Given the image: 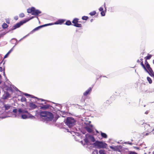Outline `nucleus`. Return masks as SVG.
Listing matches in <instances>:
<instances>
[{
	"label": "nucleus",
	"mask_w": 154,
	"mask_h": 154,
	"mask_svg": "<svg viewBox=\"0 0 154 154\" xmlns=\"http://www.w3.org/2000/svg\"><path fill=\"white\" fill-rule=\"evenodd\" d=\"M64 122L66 124L70 129V131L67 129V131L74 132L73 131L74 130L73 127L75 123V121L74 119L72 117H68Z\"/></svg>",
	"instance_id": "f03ea898"
},
{
	"label": "nucleus",
	"mask_w": 154,
	"mask_h": 154,
	"mask_svg": "<svg viewBox=\"0 0 154 154\" xmlns=\"http://www.w3.org/2000/svg\"><path fill=\"white\" fill-rule=\"evenodd\" d=\"M24 16V14L23 13H21L19 14V17H23Z\"/></svg>",
	"instance_id": "72a5a7b5"
},
{
	"label": "nucleus",
	"mask_w": 154,
	"mask_h": 154,
	"mask_svg": "<svg viewBox=\"0 0 154 154\" xmlns=\"http://www.w3.org/2000/svg\"><path fill=\"white\" fill-rule=\"evenodd\" d=\"M93 128V126L92 125H90L86 127L85 129L88 132H91L92 131Z\"/></svg>",
	"instance_id": "2eb2a0df"
},
{
	"label": "nucleus",
	"mask_w": 154,
	"mask_h": 154,
	"mask_svg": "<svg viewBox=\"0 0 154 154\" xmlns=\"http://www.w3.org/2000/svg\"><path fill=\"white\" fill-rule=\"evenodd\" d=\"M94 144L96 147L98 149L106 148L107 145V144L105 142L99 141H96Z\"/></svg>",
	"instance_id": "7ed1b4c3"
},
{
	"label": "nucleus",
	"mask_w": 154,
	"mask_h": 154,
	"mask_svg": "<svg viewBox=\"0 0 154 154\" xmlns=\"http://www.w3.org/2000/svg\"><path fill=\"white\" fill-rule=\"evenodd\" d=\"M47 112H48L45 111H41L40 112L39 114L40 116L42 118H43L44 119H45V118L46 116V114H47Z\"/></svg>",
	"instance_id": "4468645a"
},
{
	"label": "nucleus",
	"mask_w": 154,
	"mask_h": 154,
	"mask_svg": "<svg viewBox=\"0 0 154 154\" xmlns=\"http://www.w3.org/2000/svg\"><path fill=\"white\" fill-rule=\"evenodd\" d=\"M40 109H42L45 110L48 109L51 111L53 110L54 108L48 104H45L40 106Z\"/></svg>",
	"instance_id": "39448f33"
},
{
	"label": "nucleus",
	"mask_w": 154,
	"mask_h": 154,
	"mask_svg": "<svg viewBox=\"0 0 154 154\" xmlns=\"http://www.w3.org/2000/svg\"><path fill=\"white\" fill-rule=\"evenodd\" d=\"M129 154H137L134 152L132 151V152H129Z\"/></svg>",
	"instance_id": "e433bc0d"
},
{
	"label": "nucleus",
	"mask_w": 154,
	"mask_h": 154,
	"mask_svg": "<svg viewBox=\"0 0 154 154\" xmlns=\"http://www.w3.org/2000/svg\"><path fill=\"white\" fill-rule=\"evenodd\" d=\"M19 114H21V118L23 119H34L35 117L29 113L27 111L21 109L18 110Z\"/></svg>",
	"instance_id": "f257e3e1"
},
{
	"label": "nucleus",
	"mask_w": 154,
	"mask_h": 154,
	"mask_svg": "<svg viewBox=\"0 0 154 154\" xmlns=\"http://www.w3.org/2000/svg\"><path fill=\"white\" fill-rule=\"evenodd\" d=\"M100 14H101V16H104L105 15V12L104 11H102V12H101Z\"/></svg>",
	"instance_id": "c9c22d12"
},
{
	"label": "nucleus",
	"mask_w": 154,
	"mask_h": 154,
	"mask_svg": "<svg viewBox=\"0 0 154 154\" xmlns=\"http://www.w3.org/2000/svg\"><path fill=\"white\" fill-rule=\"evenodd\" d=\"M73 26L79 28L81 27L82 26V25L81 24L78 23L75 24H73Z\"/></svg>",
	"instance_id": "a878e982"
},
{
	"label": "nucleus",
	"mask_w": 154,
	"mask_h": 154,
	"mask_svg": "<svg viewBox=\"0 0 154 154\" xmlns=\"http://www.w3.org/2000/svg\"><path fill=\"white\" fill-rule=\"evenodd\" d=\"M4 107L5 108V110H8L11 109L12 108V106H10L8 104H5L4 105Z\"/></svg>",
	"instance_id": "dca6fc26"
},
{
	"label": "nucleus",
	"mask_w": 154,
	"mask_h": 154,
	"mask_svg": "<svg viewBox=\"0 0 154 154\" xmlns=\"http://www.w3.org/2000/svg\"><path fill=\"white\" fill-rule=\"evenodd\" d=\"M141 65L144 68L145 70V71H147V69L146 68L145 66H144V64H143V63L142 62H141Z\"/></svg>",
	"instance_id": "473e14b6"
},
{
	"label": "nucleus",
	"mask_w": 154,
	"mask_h": 154,
	"mask_svg": "<svg viewBox=\"0 0 154 154\" xmlns=\"http://www.w3.org/2000/svg\"><path fill=\"white\" fill-rule=\"evenodd\" d=\"M140 62H141V61H142V60L143 59L142 58H140Z\"/></svg>",
	"instance_id": "603ef678"
},
{
	"label": "nucleus",
	"mask_w": 154,
	"mask_h": 154,
	"mask_svg": "<svg viewBox=\"0 0 154 154\" xmlns=\"http://www.w3.org/2000/svg\"><path fill=\"white\" fill-rule=\"evenodd\" d=\"M147 79L149 83L151 84L152 83V80L149 77H147Z\"/></svg>",
	"instance_id": "7c9ffc66"
},
{
	"label": "nucleus",
	"mask_w": 154,
	"mask_h": 154,
	"mask_svg": "<svg viewBox=\"0 0 154 154\" xmlns=\"http://www.w3.org/2000/svg\"><path fill=\"white\" fill-rule=\"evenodd\" d=\"M144 127L145 128V130L146 131L148 132H151L152 128L150 125L145 123L144 124Z\"/></svg>",
	"instance_id": "9d476101"
},
{
	"label": "nucleus",
	"mask_w": 154,
	"mask_h": 154,
	"mask_svg": "<svg viewBox=\"0 0 154 154\" xmlns=\"http://www.w3.org/2000/svg\"><path fill=\"white\" fill-rule=\"evenodd\" d=\"M40 100H41V101H43V100L42 99H40Z\"/></svg>",
	"instance_id": "13d9d810"
},
{
	"label": "nucleus",
	"mask_w": 154,
	"mask_h": 154,
	"mask_svg": "<svg viewBox=\"0 0 154 154\" xmlns=\"http://www.w3.org/2000/svg\"><path fill=\"white\" fill-rule=\"evenodd\" d=\"M151 55H149V56H147L146 57V60H149L151 57Z\"/></svg>",
	"instance_id": "4c0bfd02"
},
{
	"label": "nucleus",
	"mask_w": 154,
	"mask_h": 154,
	"mask_svg": "<svg viewBox=\"0 0 154 154\" xmlns=\"http://www.w3.org/2000/svg\"><path fill=\"white\" fill-rule=\"evenodd\" d=\"M128 143L129 145H132V143H131L128 142Z\"/></svg>",
	"instance_id": "49530a36"
},
{
	"label": "nucleus",
	"mask_w": 154,
	"mask_h": 154,
	"mask_svg": "<svg viewBox=\"0 0 154 154\" xmlns=\"http://www.w3.org/2000/svg\"><path fill=\"white\" fill-rule=\"evenodd\" d=\"M154 131V128L152 129V131H151V132Z\"/></svg>",
	"instance_id": "864d4df0"
},
{
	"label": "nucleus",
	"mask_w": 154,
	"mask_h": 154,
	"mask_svg": "<svg viewBox=\"0 0 154 154\" xmlns=\"http://www.w3.org/2000/svg\"><path fill=\"white\" fill-rule=\"evenodd\" d=\"M2 67H0V71L2 72Z\"/></svg>",
	"instance_id": "09e8293b"
},
{
	"label": "nucleus",
	"mask_w": 154,
	"mask_h": 154,
	"mask_svg": "<svg viewBox=\"0 0 154 154\" xmlns=\"http://www.w3.org/2000/svg\"><path fill=\"white\" fill-rule=\"evenodd\" d=\"M91 135L88 134H86L85 136V138L84 139L85 143L83 144V142L82 141H81L80 142H81L82 144L84 145H85V144L88 145L90 143V140L91 137Z\"/></svg>",
	"instance_id": "20e7f679"
},
{
	"label": "nucleus",
	"mask_w": 154,
	"mask_h": 154,
	"mask_svg": "<svg viewBox=\"0 0 154 154\" xmlns=\"http://www.w3.org/2000/svg\"><path fill=\"white\" fill-rule=\"evenodd\" d=\"M65 24L69 26L71 25V23L69 20H68L66 22Z\"/></svg>",
	"instance_id": "cd10ccee"
},
{
	"label": "nucleus",
	"mask_w": 154,
	"mask_h": 154,
	"mask_svg": "<svg viewBox=\"0 0 154 154\" xmlns=\"http://www.w3.org/2000/svg\"><path fill=\"white\" fill-rule=\"evenodd\" d=\"M54 116L50 112H48L45 119V121H51L52 120Z\"/></svg>",
	"instance_id": "0eeeda50"
},
{
	"label": "nucleus",
	"mask_w": 154,
	"mask_h": 154,
	"mask_svg": "<svg viewBox=\"0 0 154 154\" xmlns=\"http://www.w3.org/2000/svg\"><path fill=\"white\" fill-rule=\"evenodd\" d=\"M1 77V75H0V78Z\"/></svg>",
	"instance_id": "774afa93"
},
{
	"label": "nucleus",
	"mask_w": 154,
	"mask_h": 154,
	"mask_svg": "<svg viewBox=\"0 0 154 154\" xmlns=\"http://www.w3.org/2000/svg\"><path fill=\"white\" fill-rule=\"evenodd\" d=\"M20 100L21 102H25L26 101V98L25 97H22L21 99Z\"/></svg>",
	"instance_id": "c85d7f7f"
},
{
	"label": "nucleus",
	"mask_w": 154,
	"mask_h": 154,
	"mask_svg": "<svg viewBox=\"0 0 154 154\" xmlns=\"http://www.w3.org/2000/svg\"><path fill=\"white\" fill-rule=\"evenodd\" d=\"M12 40H15L16 41V42L15 43V45H16L17 43L18 42H17V40L15 38L12 39Z\"/></svg>",
	"instance_id": "37998d69"
},
{
	"label": "nucleus",
	"mask_w": 154,
	"mask_h": 154,
	"mask_svg": "<svg viewBox=\"0 0 154 154\" xmlns=\"http://www.w3.org/2000/svg\"><path fill=\"white\" fill-rule=\"evenodd\" d=\"M137 62H138V63H139V62H141L140 61V60H137Z\"/></svg>",
	"instance_id": "8fccbe9b"
},
{
	"label": "nucleus",
	"mask_w": 154,
	"mask_h": 154,
	"mask_svg": "<svg viewBox=\"0 0 154 154\" xmlns=\"http://www.w3.org/2000/svg\"><path fill=\"white\" fill-rule=\"evenodd\" d=\"M13 112L14 113H16L17 112V110L16 109H14L13 110Z\"/></svg>",
	"instance_id": "a19ab883"
},
{
	"label": "nucleus",
	"mask_w": 154,
	"mask_h": 154,
	"mask_svg": "<svg viewBox=\"0 0 154 154\" xmlns=\"http://www.w3.org/2000/svg\"><path fill=\"white\" fill-rule=\"evenodd\" d=\"M6 22L7 23H10V22L9 20H6Z\"/></svg>",
	"instance_id": "de8ad7c7"
},
{
	"label": "nucleus",
	"mask_w": 154,
	"mask_h": 154,
	"mask_svg": "<svg viewBox=\"0 0 154 154\" xmlns=\"http://www.w3.org/2000/svg\"><path fill=\"white\" fill-rule=\"evenodd\" d=\"M96 14V12L95 11H93L89 13V14L91 16L94 15Z\"/></svg>",
	"instance_id": "bb28decb"
},
{
	"label": "nucleus",
	"mask_w": 154,
	"mask_h": 154,
	"mask_svg": "<svg viewBox=\"0 0 154 154\" xmlns=\"http://www.w3.org/2000/svg\"><path fill=\"white\" fill-rule=\"evenodd\" d=\"M15 46V45H14V46H13V47H14Z\"/></svg>",
	"instance_id": "e2e57ef3"
},
{
	"label": "nucleus",
	"mask_w": 154,
	"mask_h": 154,
	"mask_svg": "<svg viewBox=\"0 0 154 154\" xmlns=\"http://www.w3.org/2000/svg\"><path fill=\"white\" fill-rule=\"evenodd\" d=\"M95 141V139L92 136V135L91 136V137L90 138V142L91 141V142H94Z\"/></svg>",
	"instance_id": "c756f323"
},
{
	"label": "nucleus",
	"mask_w": 154,
	"mask_h": 154,
	"mask_svg": "<svg viewBox=\"0 0 154 154\" xmlns=\"http://www.w3.org/2000/svg\"><path fill=\"white\" fill-rule=\"evenodd\" d=\"M88 18L87 16H84L82 17V19L83 20H87Z\"/></svg>",
	"instance_id": "2f4dec72"
},
{
	"label": "nucleus",
	"mask_w": 154,
	"mask_h": 154,
	"mask_svg": "<svg viewBox=\"0 0 154 154\" xmlns=\"http://www.w3.org/2000/svg\"><path fill=\"white\" fill-rule=\"evenodd\" d=\"M79 20V19L77 18H75L73 19V21H72V23L74 24H76L78 22V21Z\"/></svg>",
	"instance_id": "5701e85b"
},
{
	"label": "nucleus",
	"mask_w": 154,
	"mask_h": 154,
	"mask_svg": "<svg viewBox=\"0 0 154 154\" xmlns=\"http://www.w3.org/2000/svg\"><path fill=\"white\" fill-rule=\"evenodd\" d=\"M145 64L146 65V68L147 69V71H146V72L148 73L149 74H152L153 72L152 68L150 67L149 65L147 62V61L146 60L145 61Z\"/></svg>",
	"instance_id": "423d86ee"
},
{
	"label": "nucleus",
	"mask_w": 154,
	"mask_h": 154,
	"mask_svg": "<svg viewBox=\"0 0 154 154\" xmlns=\"http://www.w3.org/2000/svg\"><path fill=\"white\" fill-rule=\"evenodd\" d=\"M15 46V45H14V46H13V47H14Z\"/></svg>",
	"instance_id": "69168bd1"
},
{
	"label": "nucleus",
	"mask_w": 154,
	"mask_h": 154,
	"mask_svg": "<svg viewBox=\"0 0 154 154\" xmlns=\"http://www.w3.org/2000/svg\"><path fill=\"white\" fill-rule=\"evenodd\" d=\"M52 24H45L44 25H41L39 26H38L35 28L32 31V32H33L36 31H37L40 29L41 28L43 27L44 26H48L52 25Z\"/></svg>",
	"instance_id": "9b49d317"
},
{
	"label": "nucleus",
	"mask_w": 154,
	"mask_h": 154,
	"mask_svg": "<svg viewBox=\"0 0 154 154\" xmlns=\"http://www.w3.org/2000/svg\"><path fill=\"white\" fill-rule=\"evenodd\" d=\"M26 23L25 21L24 20L20 21L19 23H18L15 24L12 28V30H14L17 28L21 26L23 24Z\"/></svg>",
	"instance_id": "6e6552de"
},
{
	"label": "nucleus",
	"mask_w": 154,
	"mask_h": 154,
	"mask_svg": "<svg viewBox=\"0 0 154 154\" xmlns=\"http://www.w3.org/2000/svg\"><path fill=\"white\" fill-rule=\"evenodd\" d=\"M153 154H154V151L153 152Z\"/></svg>",
	"instance_id": "680f3d73"
},
{
	"label": "nucleus",
	"mask_w": 154,
	"mask_h": 154,
	"mask_svg": "<svg viewBox=\"0 0 154 154\" xmlns=\"http://www.w3.org/2000/svg\"><path fill=\"white\" fill-rule=\"evenodd\" d=\"M13 48H11L8 52V53L4 57V58H7L8 55L10 54V53L13 51Z\"/></svg>",
	"instance_id": "b1692460"
},
{
	"label": "nucleus",
	"mask_w": 154,
	"mask_h": 154,
	"mask_svg": "<svg viewBox=\"0 0 154 154\" xmlns=\"http://www.w3.org/2000/svg\"><path fill=\"white\" fill-rule=\"evenodd\" d=\"M92 90V88H89L88 90L84 92L83 94L84 96H86L90 94Z\"/></svg>",
	"instance_id": "ddd939ff"
},
{
	"label": "nucleus",
	"mask_w": 154,
	"mask_h": 154,
	"mask_svg": "<svg viewBox=\"0 0 154 154\" xmlns=\"http://www.w3.org/2000/svg\"><path fill=\"white\" fill-rule=\"evenodd\" d=\"M1 83V80H0V84Z\"/></svg>",
	"instance_id": "bf43d9fd"
},
{
	"label": "nucleus",
	"mask_w": 154,
	"mask_h": 154,
	"mask_svg": "<svg viewBox=\"0 0 154 154\" xmlns=\"http://www.w3.org/2000/svg\"><path fill=\"white\" fill-rule=\"evenodd\" d=\"M22 39V38H21V39L20 40V41H20L21 40H22V39Z\"/></svg>",
	"instance_id": "4d7b16f0"
},
{
	"label": "nucleus",
	"mask_w": 154,
	"mask_h": 154,
	"mask_svg": "<svg viewBox=\"0 0 154 154\" xmlns=\"http://www.w3.org/2000/svg\"><path fill=\"white\" fill-rule=\"evenodd\" d=\"M146 133L145 135H148L149 134V133Z\"/></svg>",
	"instance_id": "3c124183"
},
{
	"label": "nucleus",
	"mask_w": 154,
	"mask_h": 154,
	"mask_svg": "<svg viewBox=\"0 0 154 154\" xmlns=\"http://www.w3.org/2000/svg\"><path fill=\"white\" fill-rule=\"evenodd\" d=\"M100 134L101 136L103 138H106L107 137V136L106 134L105 133H103L102 132H100Z\"/></svg>",
	"instance_id": "aec40b11"
},
{
	"label": "nucleus",
	"mask_w": 154,
	"mask_h": 154,
	"mask_svg": "<svg viewBox=\"0 0 154 154\" xmlns=\"http://www.w3.org/2000/svg\"><path fill=\"white\" fill-rule=\"evenodd\" d=\"M14 18L15 20H17L18 19V17L17 16H15L14 17Z\"/></svg>",
	"instance_id": "79ce46f5"
},
{
	"label": "nucleus",
	"mask_w": 154,
	"mask_h": 154,
	"mask_svg": "<svg viewBox=\"0 0 154 154\" xmlns=\"http://www.w3.org/2000/svg\"><path fill=\"white\" fill-rule=\"evenodd\" d=\"M104 8L105 9V10L106 11V3H104Z\"/></svg>",
	"instance_id": "c03bdc74"
},
{
	"label": "nucleus",
	"mask_w": 154,
	"mask_h": 154,
	"mask_svg": "<svg viewBox=\"0 0 154 154\" xmlns=\"http://www.w3.org/2000/svg\"><path fill=\"white\" fill-rule=\"evenodd\" d=\"M77 135L76 136H75V140L78 141H79L80 140L79 139V138H81V136L78 133H77Z\"/></svg>",
	"instance_id": "412c9836"
},
{
	"label": "nucleus",
	"mask_w": 154,
	"mask_h": 154,
	"mask_svg": "<svg viewBox=\"0 0 154 154\" xmlns=\"http://www.w3.org/2000/svg\"><path fill=\"white\" fill-rule=\"evenodd\" d=\"M66 20L63 19H60L58 20L57 21L54 23H49V24H52V25L54 24H60L61 25Z\"/></svg>",
	"instance_id": "1a4fd4ad"
},
{
	"label": "nucleus",
	"mask_w": 154,
	"mask_h": 154,
	"mask_svg": "<svg viewBox=\"0 0 154 154\" xmlns=\"http://www.w3.org/2000/svg\"><path fill=\"white\" fill-rule=\"evenodd\" d=\"M15 46V45H14V46H13V47H14Z\"/></svg>",
	"instance_id": "338daca9"
},
{
	"label": "nucleus",
	"mask_w": 154,
	"mask_h": 154,
	"mask_svg": "<svg viewBox=\"0 0 154 154\" xmlns=\"http://www.w3.org/2000/svg\"><path fill=\"white\" fill-rule=\"evenodd\" d=\"M29 106L30 107L33 109H35L37 107L36 106L35 104L32 103H30Z\"/></svg>",
	"instance_id": "6ab92c4d"
},
{
	"label": "nucleus",
	"mask_w": 154,
	"mask_h": 154,
	"mask_svg": "<svg viewBox=\"0 0 154 154\" xmlns=\"http://www.w3.org/2000/svg\"><path fill=\"white\" fill-rule=\"evenodd\" d=\"M145 113L147 114L148 113V112H146Z\"/></svg>",
	"instance_id": "5fc2aeb1"
},
{
	"label": "nucleus",
	"mask_w": 154,
	"mask_h": 154,
	"mask_svg": "<svg viewBox=\"0 0 154 154\" xmlns=\"http://www.w3.org/2000/svg\"><path fill=\"white\" fill-rule=\"evenodd\" d=\"M29 34H28V35H25V36H24L23 38H22V39H23V38H25Z\"/></svg>",
	"instance_id": "a18cd8bd"
},
{
	"label": "nucleus",
	"mask_w": 154,
	"mask_h": 154,
	"mask_svg": "<svg viewBox=\"0 0 154 154\" xmlns=\"http://www.w3.org/2000/svg\"><path fill=\"white\" fill-rule=\"evenodd\" d=\"M41 12L40 11L38 10H37L34 8V10L33 11L32 14L35 16H37L39 14L41 13Z\"/></svg>",
	"instance_id": "f8f14e48"
},
{
	"label": "nucleus",
	"mask_w": 154,
	"mask_h": 154,
	"mask_svg": "<svg viewBox=\"0 0 154 154\" xmlns=\"http://www.w3.org/2000/svg\"><path fill=\"white\" fill-rule=\"evenodd\" d=\"M8 26V25L6 23H4L2 25V28L3 29L7 28Z\"/></svg>",
	"instance_id": "393cba45"
},
{
	"label": "nucleus",
	"mask_w": 154,
	"mask_h": 154,
	"mask_svg": "<svg viewBox=\"0 0 154 154\" xmlns=\"http://www.w3.org/2000/svg\"><path fill=\"white\" fill-rule=\"evenodd\" d=\"M15 46V45H14V46H13V47H14Z\"/></svg>",
	"instance_id": "0e129e2a"
},
{
	"label": "nucleus",
	"mask_w": 154,
	"mask_h": 154,
	"mask_svg": "<svg viewBox=\"0 0 154 154\" xmlns=\"http://www.w3.org/2000/svg\"><path fill=\"white\" fill-rule=\"evenodd\" d=\"M34 10V8L32 7L31 8H29L27 10V12L29 13H32L33 11Z\"/></svg>",
	"instance_id": "a211bd4d"
},
{
	"label": "nucleus",
	"mask_w": 154,
	"mask_h": 154,
	"mask_svg": "<svg viewBox=\"0 0 154 154\" xmlns=\"http://www.w3.org/2000/svg\"><path fill=\"white\" fill-rule=\"evenodd\" d=\"M99 153L100 154H106V151L103 149H100L99 151Z\"/></svg>",
	"instance_id": "4be33fe9"
},
{
	"label": "nucleus",
	"mask_w": 154,
	"mask_h": 154,
	"mask_svg": "<svg viewBox=\"0 0 154 154\" xmlns=\"http://www.w3.org/2000/svg\"><path fill=\"white\" fill-rule=\"evenodd\" d=\"M24 94L26 96H29V97H31V96H32L30 94H26V93H24Z\"/></svg>",
	"instance_id": "58836bf2"
},
{
	"label": "nucleus",
	"mask_w": 154,
	"mask_h": 154,
	"mask_svg": "<svg viewBox=\"0 0 154 154\" xmlns=\"http://www.w3.org/2000/svg\"><path fill=\"white\" fill-rule=\"evenodd\" d=\"M36 17L37 19L38 20V17Z\"/></svg>",
	"instance_id": "052dcab7"
},
{
	"label": "nucleus",
	"mask_w": 154,
	"mask_h": 154,
	"mask_svg": "<svg viewBox=\"0 0 154 154\" xmlns=\"http://www.w3.org/2000/svg\"><path fill=\"white\" fill-rule=\"evenodd\" d=\"M109 147L111 149L115 151H117L118 149V148L117 146H110Z\"/></svg>",
	"instance_id": "f3484780"
},
{
	"label": "nucleus",
	"mask_w": 154,
	"mask_h": 154,
	"mask_svg": "<svg viewBox=\"0 0 154 154\" xmlns=\"http://www.w3.org/2000/svg\"><path fill=\"white\" fill-rule=\"evenodd\" d=\"M92 21H93V19H91V22H92Z\"/></svg>",
	"instance_id": "6e6d98bb"
},
{
	"label": "nucleus",
	"mask_w": 154,
	"mask_h": 154,
	"mask_svg": "<svg viewBox=\"0 0 154 154\" xmlns=\"http://www.w3.org/2000/svg\"><path fill=\"white\" fill-rule=\"evenodd\" d=\"M34 17H30V18H29V19L24 20L25 21L26 23V22L28 21L29 20H30L32 19H33Z\"/></svg>",
	"instance_id": "f704fd0d"
},
{
	"label": "nucleus",
	"mask_w": 154,
	"mask_h": 154,
	"mask_svg": "<svg viewBox=\"0 0 154 154\" xmlns=\"http://www.w3.org/2000/svg\"><path fill=\"white\" fill-rule=\"evenodd\" d=\"M99 11H101L102 12V11H103V8L102 7H100L99 8Z\"/></svg>",
	"instance_id": "ea45409f"
}]
</instances>
